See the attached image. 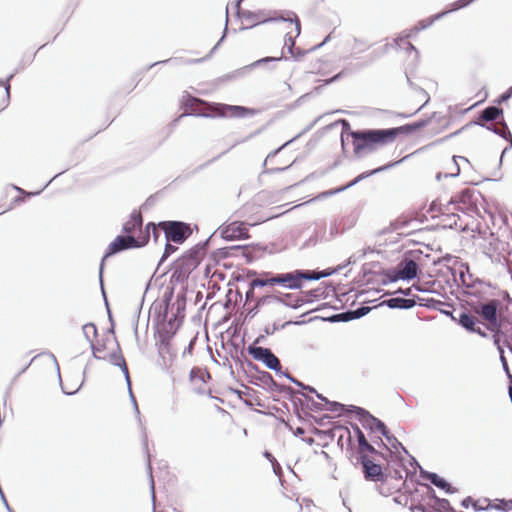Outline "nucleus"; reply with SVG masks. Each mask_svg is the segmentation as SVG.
I'll return each mask as SVG.
<instances>
[{
  "instance_id": "f257e3e1",
  "label": "nucleus",
  "mask_w": 512,
  "mask_h": 512,
  "mask_svg": "<svg viewBox=\"0 0 512 512\" xmlns=\"http://www.w3.org/2000/svg\"><path fill=\"white\" fill-rule=\"evenodd\" d=\"M502 298L506 299L508 304L503 307L499 298H491L485 301L467 302L469 308L459 314L458 322L467 331L486 337L487 333L484 327L493 333L494 344L504 361L503 348L500 341L504 338V344L512 350V321L504 315V310H508V305L512 306V299L506 292L501 293Z\"/></svg>"
},
{
  "instance_id": "f03ea898",
  "label": "nucleus",
  "mask_w": 512,
  "mask_h": 512,
  "mask_svg": "<svg viewBox=\"0 0 512 512\" xmlns=\"http://www.w3.org/2000/svg\"><path fill=\"white\" fill-rule=\"evenodd\" d=\"M449 125L450 118L447 115L433 112L425 119L402 126L350 131L348 135L352 139L353 153L361 157L393 144L400 136L420 133L432 137L444 132Z\"/></svg>"
},
{
  "instance_id": "7ed1b4c3",
  "label": "nucleus",
  "mask_w": 512,
  "mask_h": 512,
  "mask_svg": "<svg viewBox=\"0 0 512 512\" xmlns=\"http://www.w3.org/2000/svg\"><path fill=\"white\" fill-rule=\"evenodd\" d=\"M236 18L240 21V31L250 30L258 25L270 22H285L294 24L295 32H301V22L298 15L291 10H265L258 9L255 11L238 8L235 11Z\"/></svg>"
},
{
  "instance_id": "20e7f679",
  "label": "nucleus",
  "mask_w": 512,
  "mask_h": 512,
  "mask_svg": "<svg viewBox=\"0 0 512 512\" xmlns=\"http://www.w3.org/2000/svg\"><path fill=\"white\" fill-rule=\"evenodd\" d=\"M181 103L185 114L202 117L243 118L250 113V110L243 106L209 103L190 94L184 95Z\"/></svg>"
},
{
  "instance_id": "39448f33",
  "label": "nucleus",
  "mask_w": 512,
  "mask_h": 512,
  "mask_svg": "<svg viewBox=\"0 0 512 512\" xmlns=\"http://www.w3.org/2000/svg\"><path fill=\"white\" fill-rule=\"evenodd\" d=\"M241 217L246 221H233L221 227V236L225 240H239L249 238L247 225L255 226L271 218V216L261 214L255 204H246L242 208Z\"/></svg>"
},
{
  "instance_id": "423d86ee",
  "label": "nucleus",
  "mask_w": 512,
  "mask_h": 512,
  "mask_svg": "<svg viewBox=\"0 0 512 512\" xmlns=\"http://www.w3.org/2000/svg\"><path fill=\"white\" fill-rule=\"evenodd\" d=\"M91 347L96 358L122 366L124 372L128 374L125 360L121 355L120 346L113 331L103 333L100 338L98 337L95 342H92Z\"/></svg>"
},
{
  "instance_id": "0eeeda50",
  "label": "nucleus",
  "mask_w": 512,
  "mask_h": 512,
  "mask_svg": "<svg viewBox=\"0 0 512 512\" xmlns=\"http://www.w3.org/2000/svg\"><path fill=\"white\" fill-rule=\"evenodd\" d=\"M413 481L407 482L406 479L397 471L387 472L375 485V489L383 496H393L397 503L400 494H406L410 486H415Z\"/></svg>"
},
{
  "instance_id": "6e6552de",
  "label": "nucleus",
  "mask_w": 512,
  "mask_h": 512,
  "mask_svg": "<svg viewBox=\"0 0 512 512\" xmlns=\"http://www.w3.org/2000/svg\"><path fill=\"white\" fill-rule=\"evenodd\" d=\"M475 1L476 0H456L448 4L441 12H438L427 18L418 20L414 25H412L410 28L404 29L402 32H422L429 28L434 22L440 20L444 16L452 12H456L463 8H466Z\"/></svg>"
},
{
  "instance_id": "1a4fd4ad",
  "label": "nucleus",
  "mask_w": 512,
  "mask_h": 512,
  "mask_svg": "<svg viewBox=\"0 0 512 512\" xmlns=\"http://www.w3.org/2000/svg\"><path fill=\"white\" fill-rule=\"evenodd\" d=\"M158 227L164 232L167 242L175 244H182L193 232L190 224L181 221H162Z\"/></svg>"
},
{
  "instance_id": "9d476101",
  "label": "nucleus",
  "mask_w": 512,
  "mask_h": 512,
  "mask_svg": "<svg viewBox=\"0 0 512 512\" xmlns=\"http://www.w3.org/2000/svg\"><path fill=\"white\" fill-rule=\"evenodd\" d=\"M148 243V235H141L138 238H135L131 235L126 236H117L114 241L110 243L108 246L107 252L104 256V259L110 257L111 255L118 253L122 250L129 248H138L146 245Z\"/></svg>"
},
{
  "instance_id": "9b49d317",
  "label": "nucleus",
  "mask_w": 512,
  "mask_h": 512,
  "mask_svg": "<svg viewBox=\"0 0 512 512\" xmlns=\"http://www.w3.org/2000/svg\"><path fill=\"white\" fill-rule=\"evenodd\" d=\"M380 456H362L359 460L362 466V473L366 481L373 482L374 485L387 473L378 463Z\"/></svg>"
},
{
  "instance_id": "f8f14e48",
  "label": "nucleus",
  "mask_w": 512,
  "mask_h": 512,
  "mask_svg": "<svg viewBox=\"0 0 512 512\" xmlns=\"http://www.w3.org/2000/svg\"><path fill=\"white\" fill-rule=\"evenodd\" d=\"M321 277L320 274L315 272H300L295 271L291 273L276 275L277 284L284 285L291 289L300 288L303 280H317Z\"/></svg>"
},
{
  "instance_id": "ddd939ff",
  "label": "nucleus",
  "mask_w": 512,
  "mask_h": 512,
  "mask_svg": "<svg viewBox=\"0 0 512 512\" xmlns=\"http://www.w3.org/2000/svg\"><path fill=\"white\" fill-rule=\"evenodd\" d=\"M205 252L203 249H192L186 252L177 261V268L181 274H190L203 260Z\"/></svg>"
},
{
  "instance_id": "4468645a",
  "label": "nucleus",
  "mask_w": 512,
  "mask_h": 512,
  "mask_svg": "<svg viewBox=\"0 0 512 512\" xmlns=\"http://www.w3.org/2000/svg\"><path fill=\"white\" fill-rule=\"evenodd\" d=\"M210 379V374L207 370L194 367L190 371L189 383L190 389L199 394H203L205 392H209L208 380Z\"/></svg>"
},
{
  "instance_id": "2eb2a0df",
  "label": "nucleus",
  "mask_w": 512,
  "mask_h": 512,
  "mask_svg": "<svg viewBox=\"0 0 512 512\" xmlns=\"http://www.w3.org/2000/svg\"><path fill=\"white\" fill-rule=\"evenodd\" d=\"M249 354L257 361H262L268 368L273 370L280 369L279 359L268 348L249 346Z\"/></svg>"
},
{
  "instance_id": "dca6fc26",
  "label": "nucleus",
  "mask_w": 512,
  "mask_h": 512,
  "mask_svg": "<svg viewBox=\"0 0 512 512\" xmlns=\"http://www.w3.org/2000/svg\"><path fill=\"white\" fill-rule=\"evenodd\" d=\"M356 434L358 438L359 460H361L362 456H381L380 453L368 443L364 433L358 427H356Z\"/></svg>"
},
{
  "instance_id": "f3484780",
  "label": "nucleus",
  "mask_w": 512,
  "mask_h": 512,
  "mask_svg": "<svg viewBox=\"0 0 512 512\" xmlns=\"http://www.w3.org/2000/svg\"><path fill=\"white\" fill-rule=\"evenodd\" d=\"M143 224L142 214L139 210H134L130 218L124 223L123 231L127 235L134 234L137 230H140Z\"/></svg>"
},
{
  "instance_id": "a211bd4d",
  "label": "nucleus",
  "mask_w": 512,
  "mask_h": 512,
  "mask_svg": "<svg viewBox=\"0 0 512 512\" xmlns=\"http://www.w3.org/2000/svg\"><path fill=\"white\" fill-rule=\"evenodd\" d=\"M418 266L413 260H405L398 266L397 278L413 279L417 275Z\"/></svg>"
},
{
  "instance_id": "6ab92c4d",
  "label": "nucleus",
  "mask_w": 512,
  "mask_h": 512,
  "mask_svg": "<svg viewBox=\"0 0 512 512\" xmlns=\"http://www.w3.org/2000/svg\"><path fill=\"white\" fill-rule=\"evenodd\" d=\"M306 35L307 34L297 33L294 39L290 38L291 48H294L299 53H301V52L308 53V52L314 51L317 47L321 46L329 38V36H328L322 43L314 44V45H311V46H308V47H301L300 45H297V43L300 44L302 42L303 38Z\"/></svg>"
},
{
  "instance_id": "aec40b11",
  "label": "nucleus",
  "mask_w": 512,
  "mask_h": 512,
  "mask_svg": "<svg viewBox=\"0 0 512 512\" xmlns=\"http://www.w3.org/2000/svg\"><path fill=\"white\" fill-rule=\"evenodd\" d=\"M387 303L391 308L409 309L415 305V300L405 298H392L388 300Z\"/></svg>"
},
{
  "instance_id": "412c9836",
  "label": "nucleus",
  "mask_w": 512,
  "mask_h": 512,
  "mask_svg": "<svg viewBox=\"0 0 512 512\" xmlns=\"http://www.w3.org/2000/svg\"><path fill=\"white\" fill-rule=\"evenodd\" d=\"M427 479L430 480L432 484H434L436 487L445 490L446 492H452L451 485L442 477L438 476L435 473H431L428 475Z\"/></svg>"
},
{
  "instance_id": "4be33fe9",
  "label": "nucleus",
  "mask_w": 512,
  "mask_h": 512,
  "mask_svg": "<svg viewBox=\"0 0 512 512\" xmlns=\"http://www.w3.org/2000/svg\"><path fill=\"white\" fill-rule=\"evenodd\" d=\"M500 114H502L501 109L495 106H490L482 111L481 119L484 121H493L496 120Z\"/></svg>"
},
{
  "instance_id": "5701e85b",
  "label": "nucleus",
  "mask_w": 512,
  "mask_h": 512,
  "mask_svg": "<svg viewBox=\"0 0 512 512\" xmlns=\"http://www.w3.org/2000/svg\"><path fill=\"white\" fill-rule=\"evenodd\" d=\"M83 333L91 344L99 337L97 327L93 323L85 324L83 326Z\"/></svg>"
},
{
  "instance_id": "b1692460",
  "label": "nucleus",
  "mask_w": 512,
  "mask_h": 512,
  "mask_svg": "<svg viewBox=\"0 0 512 512\" xmlns=\"http://www.w3.org/2000/svg\"><path fill=\"white\" fill-rule=\"evenodd\" d=\"M495 508L498 510L508 511L512 509V499H496L493 503H489L486 508Z\"/></svg>"
},
{
  "instance_id": "393cba45",
  "label": "nucleus",
  "mask_w": 512,
  "mask_h": 512,
  "mask_svg": "<svg viewBox=\"0 0 512 512\" xmlns=\"http://www.w3.org/2000/svg\"><path fill=\"white\" fill-rule=\"evenodd\" d=\"M273 280H276V276L274 277H271V278H256V279H253L251 281V287L252 288H255V287H263V286H273V285H276L277 282L276 281H273Z\"/></svg>"
},
{
  "instance_id": "a878e982",
  "label": "nucleus",
  "mask_w": 512,
  "mask_h": 512,
  "mask_svg": "<svg viewBox=\"0 0 512 512\" xmlns=\"http://www.w3.org/2000/svg\"><path fill=\"white\" fill-rule=\"evenodd\" d=\"M158 229H160L158 227V224H155V223H148L145 227V234L144 235H148V237L150 236V232H152V236H153V239L155 242H158V239H159V231Z\"/></svg>"
},
{
  "instance_id": "bb28decb",
  "label": "nucleus",
  "mask_w": 512,
  "mask_h": 512,
  "mask_svg": "<svg viewBox=\"0 0 512 512\" xmlns=\"http://www.w3.org/2000/svg\"><path fill=\"white\" fill-rule=\"evenodd\" d=\"M458 159L461 160V163H464V162L469 163L468 159L463 156H454L453 161L455 162L457 169H456V173H453L452 175H458L460 172Z\"/></svg>"
},
{
  "instance_id": "cd10ccee",
  "label": "nucleus",
  "mask_w": 512,
  "mask_h": 512,
  "mask_svg": "<svg viewBox=\"0 0 512 512\" xmlns=\"http://www.w3.org/2000/svg\"><path fill=\"white\" fill-rule=\"evenodd\" d=\"M458 159L461 160V163H464V162L469 163L468 159L463 156H454L453 161L455 162L457 169H456V173H453L452 175H458L460 172Z\"/></svg>"
},
{
  "instance_id": "c85d7f7f",
  "label": "nucleus",
  "mask_w": 512,
  "mask_h": 512,
  "mask_svg": "<svg viewBox=\"0 0 512 512\" xmlns=\"http://www.w3.org/2000/svg\"><path fill=\"white\" fill-rule=\"evenodd\" d=\"M458 220H459V216L455 215V214H452L450 216V222H449V226L450 227H456V228H462V225L461 224H458Z\"/></svg>"
},
{
  "instance_id": "c756f323",
  "label": "nucleus",
  "mask_w": 512,
  "mask_h": 512,
  "mask_svg": "<svg viewBox=\"0 0 512 512\" xmlns=\"http://www.w3.org/2000/svg\"><path fill=\"white\" fill-rule=\"evenodd\" d=\"M373 421L375 422V427L378 431H380L382 434H386V426L383 422L377 420V419H373Z\"/></svg>"
},
{
  "instance_id": "7c9ffc66",
  "label": "nucleus",
  "mask_w": 512,
  "mask_h": 512,
  "mask_svg": "<svg viewBox=\"0 0 512 512\" xmlns=\"http://www.w3.org/2000/svg\"><path fill=\"white\" fill-rule=\"evenodd\" d=\"M471 195H472L471 191L469 189H465L461 192V197L459 200L465 202L466 198L470 199Z\"/></svg>"
},
{
  "instance_id": "2f4dec72",
  "label": "nucleus",
  "mask_w": 512,
  "mask_h": 512,
  "mask_svg": "<svg viewBox=\"0 0 512 512\" xmlns=\"http://www.w3.org/2000/svg\"><path fill=\"white\" fill-rule=\"evenodd\" d=\"M171 242H167L165 246V254L173 253L177 250V248L170 244Z\"/></svg>"
},
{
  "instance_id": "473e14b6",
  "label": "nucleus",
  "mask_w": 512,
  "mask_h": 512,
  "mask_svg": "<svg viewBox=\"0 0 512 512\" xmlns=\"http://www.w3.org/2000/svg\"><path fill=\"white\" fill-rule=\"evenodd\" d=\"M245 0H235L233 5L235 7L236 10H238V8H241V4L244 2Z\"/></svg>"
},
{
  "instance_id": "72a5a7b5",
  "label": "nucleus",
  "mask_w": 512,
  "mask_h": 512,
  "mask_svg": "<svg viewBox=\"0 0 512 512\" xmlns=\"http://www.w3.org/2000/svg\"><path fill=\"white\" fill-rule=\"evenodd\" d=\"M426 102H427V100H426L423 104H421L419 107H417V108L414 110V112H412V113L408 114L407 116H411V115H413V114L417 113L418 111H420Z\"/></svg>"
},
{
  "instance_id": "f704fd0d",
  "label": "nucleus",
  "mask_w": 512,
  "mask_h": 512,
  "mask_svg": "<svg viewBox=\"0 0 512 512\" xmlns=\"http://www.w3.org/2000/svg\"><path fill=\"white\" fill-rule=\"evenodd\" d=\"M222 32H224V33L230 32L229 29H228L227 22H225V25L223 27V31Z\"/></svg>"
},
{
  "instance_id": "c9c22d12",
  "label": "nucleus",
  "mask_w": 512,
  "mask_h": 512,
  "mask_svg": "<svg viewBox=\"0 0 512 512\" xmlns=\"http://www.w3.org/2000/svg\"><path fill=\"white\" fill-rule=\"evenodd\" d=\"M509 397L511 399V402H512V385L509 386Z\"/></svg>"
},
{
  "instance_id": "e433bc0d",
  "label": "nucleus",
  "mask_w": 512,
  "mask_h": 512,
  "mask_svg": "<svg viewBox=\"0 0 512 512\" xmlns=\"http://www.w3.org/2000/svg\"><path fill=\"white\" fill-rule=\"evenodd\" d=\"M360 310H361V313L359 315H364L365 310H369V308H361Z\"/></svg>"
},
{
  "instance_id": "4c0bfd02",
  "label": "nucleus",
  "mask_w": 512,
  "mask_h": 512,
  "mask_svg": "<svg viewBox=\"0 0 512 512\" xmlns=\"http://www.w3.org/2000/svg\"><path fill=\"white\" fill-rule=\"evenodd\" d=\"M468 501H470V498L463 501V506L468 507V504H467Z\"/></svg>"
},
{
  "instance_id": "58836bf2",
  "label": "nucleus",
  "mask_w": 512,
  "mask_h": 512,
  "mask_svg": "<svg viewBox=\"0 0 512 512\" xmlns=\"http://www.w3.org/2000/svg\"><path fill=\"white\" fill-rule=\"evenodd\" d=\"M383 169H384V168H378V169H375V170L373 171V173H376V172L381 171V170H383Z\"/></svg>"
},
{
  "instance_id": "ea45409f",
  "label": "nucleus",
  "mask_w": 512,
  "mask_h": 512,
  "mask_svg": "<svg viewBox=\"0 0 512 512\" xmlns=\"http://www.w3.org/2000/svg\"><path fill=\"white\" fill-rule=\"evenodd\" d=\"M474 506H475L476 508H479V509H483V508H484L483 506H478V505H477V503H475V504H474Z\"/></svg>"
},
{
  "instance_id": "a19ab883",
  "label": "nucleus",
  "mask_w": 512,
  "mask_h": 512,
  "mask_svg": "<svg viewBox=\"0 0 512 512\" xmlns=\"http://www.w3.org/2000/svg\"><path fill=\"white\" fill-rule=\"evenodd\" d=\"M343 124H344L345 126L349 127V124H348V122H347V121L343 120Z\"/></svg>"
},
{
  "instance_id": "79ce46f5",
  "label": "nucleus",
  "mask_w": 512,
  "mask_h": 512,
  "mask_svg": "<svg viewBox=\"0 0 512 512\" xmlns=\"http://www.w3.org/2000/svg\"><path fill=\"white\" fill-rule=\"evenodd\" d=\"M394 227H395V229H398V228H399V226H398L397 222L394 224Z\"/></svg>"
},
{
  "instance_id": "37998d69",
  "label": "nucleus",
  "mask_w": 512,
  "mask_h": 512,
  "mask_svg": "<svg viewBox=\"0 0 512 512\" xmlns=\"http://www.w3.org/2000/svg\"><path fill=\"white\" fill-rule=\"evenodd\" d=\"M226 34H223V36L221 37L220 41L221 42L222 40H224V37H225Z\"/></svg>"
},
{
  "instance_id": "c03bdc74",
  "label": "nucleus",
  "mask_w": 512,
  "mask_h": 512,
  "mask_svg": "<svg viewBox=\"0 0 512 512\" xmlns=\"http://www.w3.org/2000/svg\"><path fill=\"white\" fill-rule=\"evenodd\" d=\"M410 289L405 290L404 294H409Z\"/></svg>"
},
{
  "instance_id": "a18cd8bd",
  "label": "nucleus",
  "mask_w": 512,
  "mask_h": 512,
  "mask_svg": "<svg viewBox=\"0 0 512 512\" xmlns=\"http://www.w3.org/2000/svg\"><path fill=\"white\" fill-rule=\"evenodd\" d=\"M341 142H342V146H343L344 145V139L343 138L341 139Z\"/></svg>"
}]
</instances>
